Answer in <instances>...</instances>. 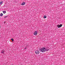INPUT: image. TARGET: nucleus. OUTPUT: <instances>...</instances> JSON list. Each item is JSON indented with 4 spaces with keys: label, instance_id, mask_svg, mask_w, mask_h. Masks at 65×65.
Listing matches in <instances>:
<instances>
[{
    "label": "nucleus",
    "instance_id": "obj_1",
    "mask_svg": "<svg viewBox=\"0 0 65 65\" xmlns=\"http://www.w3.org/2000/svg\"><path fill=\"white\" fill-rule=\"evenodd\" d=\"M40 52L43 53V52H44L46 51V49L44 47H43L40 49Z\"/></svg>",
    "mask_w": 65,
    "mask_h": 65
},
{
    "label": "nucleus",
    "instance_id": "obj_2",
    "mask_svg": "<svg viewBox=\"0 0 65 65\" xmlns=\"http://www.w3.org/2000/svg\"><path fill=\"white\" fill-rule=\"evenodd\" d=\"M35 53L36 54H39V52L38 50H37L36 51Z\"/></svg>",
    "mask_w": 65,
    "mask_h": 65
},
{
    "label": "nucleus",
    "instance_id": "obj_3",
    "mask_svg": "<svg viewBox=\"0 0 65 65\" xmlns=\"http://www.w3.org/2000/svg\"><path fill=\"white\" fill-rule=\"evenodd\" d=\"M62 26V24H60V25H57L58 28H60Z\"/></svg>",
    "mask_w": 65,
    "mask_h": 65
},
{
    "label": "nucleus",
    "instance_id": "obj_4",
    "mask_svg": "<svg viewBox=\"0 0 65 65\" xmlns=\"http://www.w3.org/2000/svg\"><path fill=\"white\" fill-rule=\"evenodd\" d=\"M34 34L35 35H36L37 34V31H36L34 33Z\"/></svg>",
    "mask_w": 65,
    "mask_h": 65
},
{
    "label": "nucleus",
    "instance_id": "obj_5",
    "mask_svg": "<svg viewBox=\"0 0 65 65\" xmlns=\"http://www.w3.org/2000/svg\"><path fill=\"white\" fill-rule=\"evenodd\" d=\"M25 4V2H23L22 4H21L22 5H24Z\"/></svg>",
    "mask_w": 65,
    "mask_h": 65
},
{
    "label": "nucleus",
    "instance_id": "obj_6",
    "mask_svg": "<svg viewBox=\"0 0 65 65\" xmlns=\"http://www.w3.org/2000/svg\"><path fill=\"white\" fill-rule=\"evenodd\" d=\"M3 13L5 14V13H6V11H3Z\"/></svg>",
    "mask_w": 65,
    "mask_h": 65
},
{
    "label": "nucleus",
    "instance_id": "obj_7",
    "mask_svg": "<svg viewBox=\"0 0 65 65\" xmlns=\"http://www.w3.org/2000/svg\"><path fill=\"white\" fill-rule=\"evenodd\" d=\"M0 16L2 17V16H3V14L2 13H1L0 14Z\"/></svg>",
    "mask_w": 65,
    "mask_h": 65
},
{
    "label": "nucleus",
    "instance_id": "obj_8",
    "mask_svg": "<svg viewBox=\"0 0 65 65\" xmlns=\"http://www.w3.org/2000/svg\"><path fill=\"white\" fill-rule=\"evenodd\" d=\"M3 3V2H2V1L0 3V4H1V5Z\"/></svg>",
    "mask_w": 65,
    "mask_h": 65
},
{
    "label": "nucleus",
    "instance_id": "obj_9",
    "mask_svg": "<svg viewBox=\"0 0 65 65\" xmlns=\"http://www.w3.org/2000/svg\"><path fill=\"white\" fill-rule=\"evenodd\" d=\"M11 40L13 42V41H14V40H13V38H12L11 39Z\"/></svg>",
    "mask_w": 65,
    "mask_h": 65
},
{
    "label": "nucleus",
    "instance_id": "obj_10",
    "mask_svg": "<svg viewBox=\"0 0 65 65\" xmlns=\"http://www.w3.org/2000/svg\"><path fill=\"white\" fill-rule=\"evenodd\" d=\"M44 18H45H45H46V15H44Z\"/></svg>",
    "mask_w": 65,
    "mask_h": 65
},
{
    "label": "nucleus",
    "instance_id": "obj_11",
    "mask_svg": "<svg viewBox=\"0 0 65 65\" xmlns=\"http://www.w3.org/2000/svg\"><path fill=\"white\" fill-rule=\"evenodd\" d=\"M4 52L3 51H2L1 52V53H4Z\"/></svg>",
    "mask_w": 65,
    "mask_h": 65
},
{
    "label": "nucleus",
    "instance_id": "obj_12",
    "mask_svg": "<svg viewBox=\"0 0 65 65\" xmlns=\"http://www.w3.org/2000/svg\"><path fill=\"white\" fill-rule=\"evenodd\" d=\"M7 18V16H5L4 17V18Z\"/></svg>",
    "mask_w": 65,
    "mask_h": 65
},
{
    "label": "nucleus",
    "instance_id": "obj_13",
    "mask_svg": "<svg viewBox=\"0 0 65 65\" xmlns=\"http://www.w3.org/2000/svg\"><path fill=\"white\" fill-rule=\"evenodd\" d=\"M5 23H6V22H4V24H5Z\"/></svg>",
    "mask_w": 65,
    "mask_h": 65
},
{
    "label": "nucleus",
    "instance_id": "obj_14",
    "mask_svg": "<svg viewBox=\"0 0 65 65\" xmlns=\"http://www.w3.org/2000/svg\"><path fill=\"white\" fill-rule=\"evenodd\" d=\"M48 49H47V50H46V51H48Z\"/></svg>",
    "mask_w": 65,
    "mask_h": 65
},
{
    "label": "nucleus",
    "instance_id": "obj_15",
    "mask_svg": "<svg viewBox=\"0 0 65 65\" xmlns=\"http://www.w3.org/2000/svg\"><path fill=\"white\" fill-rule=\"evenodd\" d=\"M25 49H26V48H25Z\"/></svg>",
    "mask_w": 65,
    "mask_h": 65
},
{
    "label": "nucleus",
    "instance_id": "obj_16",
    "mask_svg": "<svg viewBox=\"0 0 65 65\" xmlns=\"http://www.w3.org/2000/svg\"><path fill=\"white\" fill-rule=\"evenodd\" d=\"M25 49H26V48H25Z\"/></svg>",
    "mask_w": 65,
    "mask_h": 65
}]
</instances>
